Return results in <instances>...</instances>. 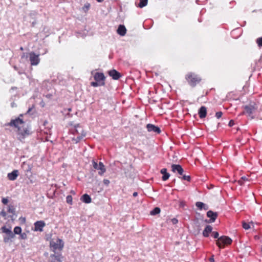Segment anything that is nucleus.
Here are the masks:
<instances>
[{"mask_svg":"<svg viewBox=\"0 0 262 262\" xmlns=\"http://www.w3.org/2000/svg\"><path fill=\"white\" fill-rule=\"evenodd\" d=\"M7 125L17 128V138L20 141H23L31 134L28 125H26L23 120L19 117L11 120Z\"/></svg>","mask_w":262,"mask_h":262,"instance_id":"nucleus-1","label":"nucleus"},{"mask_svg":"<svg viewBox=\"0 0 262 262\" xmlns=\"http://www.w3.org/2000/svg\"><path fill=\"white\" fill-rule=\"evenodd\" d=\"M185 78L188 84L192 88L195 87L202 80L201 76L192 72H189L185 75Z\"/></svg>","mask_w":262,"mask_h":262,"instance_id":"nucleus-2","label":"nucleus"},{"mask_svg":"<svg viewBox=\"0 0 262 262\" xmlns=\"http://www.w3.org/2000/svg\"><path fill=\"white\" fill-rule=\"evenodd\" d=\"M73 134L74 135V137L72 138V140L75 141L76 143H77L85 136L86 133L81 126L79 124H77L75 126Z\"/></svg>","mask_w":262,"mask_h":262,"instance_id":"nucleus-3","label":"nucleus"},{"mask_svg":"<svg viewBox=\"0 0 262 262\" xmlns=\"http://www.w3.org/2000/svg\"><path fill=\"white\" fill-rule=\"evenodd\" d=\"M257 105L254 102H251L249 104L243 106L245 111L241 113L242 115L247 114L251 119L254 118V114L257 109Z\"/></svg>","mask_w":262,"mask_h":262,"instance_id":"nucleus-4","label":"nucleus"},{"mask_svg":"<svg viewBox=\"0 0 262 262\" xmlns=\"http://www.w3.org/2000/svg\"><path fill=\"white\" fill-rule=\"evenodd\" d=\"M50 246L54 252L56 250L61 251L64 247V242L60 238H53L50 242Z\"/></svg>","mask_w":262,"mask_h":262,"instance_id":"nucleus-5","label":"nucleus"},{"mask_svg":"<svg viewBox=\"0 0 262 262\" xmlns=\"http://www.w3.org/2000/svg\"><path fill=\"white\" fill-rule=\"evenodd\" d=\"M232 240L226 236H222L216 241V245L220 248H224L225 245H230Z\"/></svg>","mask_w":262,"mask_h":262,"instance_id":"nucleus-6","label":"nucleus"},{"mask_svg":"<svg viewBox=\"0 0 262 262\" xmlns=\"http://www.w3.org/2000/svg\"><path fill=\"white\" fill-rule=\"evenodd\" d=\"M92 165L95 169L99 170L98 174L99 175L102 176L105 172L106 168L102 162H99L98 164L97 162L93 160L92 161Z\"/></svg>","mask_w":262,"mask_h":262,"instance_id":"nucleus-7","label":"nucleus"},{"mask_svg":"<svg viewBox=\"0 0 262 262\" xmlns=\"http://www.w3.org/2000/svg\"><path fill=\"white\" fill-rule=\"evenodd\" d=\"M39 54H36L34 52L29 53V60L31 66H37L40 62Z\"/></svg>","mask_w":262,"mask_h":262,"instance_id":"nucleus-8","label":"nucleus"},{"mask_svg":"<svg viewBox=\"0 0 262 262\" xmlns=\"http://www.w3.org/2000/svg\"><path fill=\"white\" fill-rule=\"evenodd\" d=\"M94 78L95 81H97L99 83H103V86L105 85V77L103 73L96 72L94 75Z\"/></svg>","mask_w":262,"mask_h":262,"instance_id":"nucleus-9","label":"nucleus"},{"mask_svg":"<svg viewBox=\"0 0 262 262\" xmlns=\"http://www.w3.org/2000/svg\"><path fill=\"white\" fill-rule=\"evenodd\" d=\"M34 225V231L41 232L43 231V228L46 226V224L43 221H38L35 222Z\"/></svg>","mask_w":262,"mask_h":262,"instance_id":"nucleus-10","label":"nucleus"},{"mask_svg":"<svg viewBox=\"0 0 262 262\" xmlns=\"http://www.w3.org/2000/svg\"><path fill=\"white\" fill-rule=\"evenodd\" d=\"M146 128L149 132H154L157 134H160L161 133L160 128L152 124H147L146 125Z\"/></svg>","mask_w":262,"mask_h":262,"instance_id":"nucleus-11","label":"nucleus"},{"mask_svg":"<svg viewBox=\"0 0 262 262\" xmlns=\"http://www.w3.org/2000/svg\"><path fill=\"white\" fill-rule=\"evenodd\" d=\"M108 73L114 80H118L121 77V74L114 69L109 71Z\"/></svg>","mask_w":262,"mask_h":262,"instance_id":"nucleus-12","label":"nucleus"},{"mask_svg":"<svg viewBox=\"0 0 262 262\" xmlns=\"http://www.w3.org/2000/svg\"><path fill=\"white\" fill-rule=\"evenodd\" d=\"M172 171L174 172H177L180 175L182 176L183 169L182 167L179 164H172L171 165Z\"/></svg>","mask_w":262,"mask_h":262,"instance_id":"nucleus-13","label":"nucleus"},{"mask_svg":"<svg viewBox=\"0 0 262 262\" xmlns=\"http://www.w3.org/2000/svg\"><path fill=\"white\" fill-rule=\"evenodd\" d=\"M218 214L216 212H213L211 210H209L207 212V216L210 218V223L214 222L217 217Z\"/></svg>","mask_w":262,"mask_h":262,"instance_id":"nucleus-14","label":"nucleus"},{"mask_svg":"<svg viewBox=\"0 0 262 262\" xmlns=\"http://www.w3.org/2000/svg\"><path fill=\"white\" fill-rule=\"evenodd\" d=\"M61 258H62V255L61 254H51L50 262H62Z\"/></svg>","mask_w":262,"mask_h":262,"instance_id":"nucleus-15","label":"nucleus"},{"mask_svg":"<svg viewBox=\"0 0 262 262\" xmlns=\"http://www.w3.org/2000/svg\"><path fill=\"white\" fill-rule=\"evenodd\" d=\"M18 176V171L17 170H14L11 172L9 173L7 175L8 178L11 181H14L16 179Z\"/></svg>","mask_w":262,"mask_h":262,"instance_id":"nucleus-16","label":"nucleus"},{"mask_svg":"<svg viewBox=\"0 0 262 262\" xmlns=\"http://www.w3.org/2000/svg\"><path fill=\"white\" fill-rule=\"evenodd\" d=\"M207 110L205 106H202L199 111V115L200 118H204L206 116Z\"/></svg>","mask_w":262,"mask_h":262,"instance_id":"nucleus-17","label":"nucleus"},{"mask_svg":"<svg viewBox=\"0 0 262 262\" xmlns=\"http://www.w3.org/2000/svg\"><path fill=\"white\" fill-rule=\"evenodd\" d=\"M117 31L120 35L124 36L126 32V29L124 26L120 25L119 26Z\"/></svg>","mask_w":262,"mask_h":262,"instance_id":"nucleus-18","label":"nucleus"},{"mask_svg":"<svg viewBox=\"0 0 262 262\" xmlns=\"http://www.w3.org/2000/svg\"><path fill=\"white\" fill-rule=\"evenodd\" d=\"M212 227L210 225H207L203 231V235L204 237H208L209 233L212 232Z\"/></svg>","mask_w":262,"mask_h":262,"instance_id":"nucleus-19","label":"nucleus"},{"mask_svg":"<svg viewBox=\"0 0 262 262\" xmlns=\"http://www.w3.org/2000/svg\"><path fill=\"white\" fill-rule=\"evenodd\" d=\"M160 172L163 174L162 178L163 181H165L169 179L170 174L169 173L167 172V169L166 168L162 169Z\"/></svg>","mask_w":262,"mask_h":262,"instance_id":"nucleus-20","label":"nucleus"},{"mask_svg":"<svg viewBox=\"0 0 262 262\" xmlns=\"http://www.w3.org/2000/svg\"><path fill=\"white\" fill-rule=\"evenodd\" d=\"M81 200L86 204L90 203L92 201L90 196L87 194H83L81 198Z\"/></svg>","mask_w":262,"mask_h":262,"instance_id":"nucleus-21","label":"nucleus"},{"mask_svg":"<svg viewBox=\"0 0 262 262\" xmlns=\"http://www.w3.org/2000/svg\"><path fill=\"white\" fill-rule=\"evenodd\" d=\"M195 206L200 210H202L204 209V210H206L208 209V206H206L204 203L201 202H197L195 203Z\"/></svg>","mask_w":262,"mask_h":262,"instance_id":"nucleus-22","label":"nucleus"},{"mask_svg":"<svg viewBox=\"0 0 262 262\" xmlns=\"http://www.w3.org/2000/svg\"><path fill=\"white\" fill-rule=\"evenodd\" d=\"M14 236L15 235L12 231L11 234L9 233L7 235V236L4 237V242L5 243H8L11 239L13 238Z\"/></svg>","mask_w":262,"mask_h":262,"instance_id":"nucleus-23","label":"nucleus"},{"mask_svg":"<svg viewBox=\"0 0 262 262\" xmlns=\"http://www.w3.org/2000/svg\"><path fill=\"white\" fill-rule=\"evenodd\" d=\"M148 0H140L139 3L137 5L139 8H143L147 4Z\"/></svg>","mask_w":262,"mask_h":262,"instance_id":"nucleus-24","label":"nucleus"},{"mask_svg":"<svg viewBox=\"0 0 262 262\" xmlns=\"http://www.w3.org/2000/svg\"><path fill=\"white\" fill-rule=\"evenodd\" d=\"M160 211H161V209H160V208H159V207H155L153 210H152L150 211V214L151 215H155L156 214H158L160 213Z\"/></svg>","mask_w":262,"mask_h":262,"instance_id":"nucleus-25","label":"nucleus"},{"mask_svg":"<svg viewBox=\"0 0 262 262\" xmlns=\"http://www.w3.org/2000/svg\"><path fill=\"white\" fill-rule=\"evenodd\" d=\"M7 212L8 213H11L12 215L14 214L15 213V208L12 205H9L8 206Z\"/></svg>","mask_w":262,"mask_h":262,"instance_id":"nucleus-26","label":"nucleus"},{"mask_svg":"<svg viewBox=\"0 0 262 262\" xmlns=\"http://www.w3.org/2000/svg\"><path fill=\"white\" fill-rule=\"evenodd\" d=\"M1 229L2 232L3 233H6L7 235L9 233H10V234H11L12 231L11 228H7L6 226H3V227H2Z\"/></svg>","mask_w":262,"mask_h":262,"instance_id":"nucleus-27","label":"nucleus"},{"mask_svg":"<svg viewBox=\"0 0 262 262\" xmlns=\"http://www.w3.org/2000/svg\"><path fill=\"white\" fill-rule=\"evenodd\" d=\"M21 228L20 227L16 226L14 229V234H20L21 233Z\"/></svg>","mask_w":262,"mask_h":262,"instance_id":"nucleus-28","label":"nucleus"},{"mask_svg":"<svg viewBox=\"0 0 262 262\" xmlns=\"http://www.w3.org/2000/svg\"><path fill=\"white\" fill-rule=\"evenodd\" d=\"M90 6H91L90 4H89L88 3L85 4L84 6L82 8L83 11L85 13L87 12L88 11V10H89Z\"/></svg>","mask_w":262,"mask_h":262,"instance_id":"nucleus-29","label":"nucleus"},{"mask_svg":"<svg viewBox=\"0 0 262 262\" xmlns=\"http://www.w3.org/2000/svg\"><path fill=\"white\" fill-rule=\"evenodd\" d=\"M242 226L244 229L245 230H248L250 228V225L249 223H246L245 222H243Z\"/></svg>","mask_w":262,"mask_h":262,"instance_id":"nucleus-30","label":"nucleus"},{"mask_svg":"<svg viewBox=\"0 0 262 262\" xmlns=\"http://www.w3.org/2000/svg\"><path fill=\"white\" fill-rule=\"evenodd\" d=\"M103 83H100L97 81L91 82V85L94 87H97L99 86H103Z\"/></svg>","mask_w":262,"mask_h":262,"instance_id":"nucleus-31","label":"nucleus"},{"mask_svg":"<svg viewBox=\"0 0 262 262\" xmlns=\"http://www.w3.org/2000/svg\"><path fill=\"white\" fill-rule=\"evenodd\" d=\"M72 200H73V198H72V196L71 195H68L66 198V202L68 204H69L70 205H72Z\"/></svg>","mask_w":262,"mask_h":262,"instance_id":"nucleus-32","label":"nucleus"},{"mask_svg":"<svg viewBox=\"0 0 262 262\" xmlns=\"http://www.w3.org/2000/svg\"><path fill=\"white\" fill-rule=\"evenodd\" d=\"M19 239H26L27 238V235L25 232L21 233L19 234Z\"/></svg>","mask_w":262,"mask_h":262,"instance_id":"nucleus-33","label":"nucleus"},{"mask_svg":"<svg viewBox=\"0 0 262 262\" xmlns=\"http://www.w3.org/2000/svg\"><path fill=\"white\" fill-rule=\"evenodd\" d=\"M256 43L259 47H262V37L256 39Z\"/></svg>","mask_w":262,"mask_h":262,"instance_id":"nucleus-34","label":"nucleus"},{"mask_svg":"<svg viewBox=\"0 0 262 262\" xmlns=\"http://www.w3.org/2000/svg\"><path fill=\"white\" fill-rule=\"evenodd\" d=\"M182 179L187 181H190V177L189 176L182 175Z\"/></svg>","mask_w":262,"mask_h":262,"instance_id":"nucleus-35","label":"nucleus"},{"mask_svg":"<svg viewBox=\"0 0 262 262\" xmlns=\"http://www.w3.org/2000/svg\"><path fill=\"white\" fill-rule=\"evenodd\" d=\"M222 115H223V113L222 112L220 111V112H217L215 114V117L217 118V119H219L220 118L222 117Z\"/></svg>","mask_w":262,"mask_h":262,"instance_id":"nucleus-36","label":"nucleus"},{"mask_svg":"<svg viewBox=\"0 0 262 262\" xmlns=\"http://www.w3.org/2000/svg\"><path fill=\"white\" fill-rule=\"evenodd\" d=\"M212 235L213 236V237L214 238H219V234L217 232H212Z\"/></svg>","mask_w":262,"mask_h":262,"instance_id":"nucleus-37","label":"nucleus"},{"mask_svg":"<svg viewBox=\"0 0 262 262\" xmlns=\"http://www.w3.org/2000/svg\"><path fill=\"white\" fill-rule=\"evenodd\" d=\"M1 214L2 215L3 217H4L5 218V219H7V213L6 211H5L4 210L2 211L1 212Z\"/></svg>","mask_w":262,"mask_h":262,"instance_id":"nucleus-38","label":"nucleus"},{"mask_svg":"<svg viewBox=\"0 0 262 262\" xmlns=\"http://www.w3.org/2000/svg\"><path fill=\"white\" fill-rule=\"evenodd\" d=\"M3 204L6 205L8 203V199L7 198H3L2 200Z\"/></svg>","mask_w":262,"mask_h":262,"instance_id":"nucleus-39","label":"nucleus"},{"mask_svg":"<svg viewBox=\"0 0 262 262\" xmlns=\"http://www.w3.org/2000/svg\"><path fill=\"white\" fill-rule=\"evenodd\" d=\"M171 222L173 225H175L178 223V220L176 218H173L171 220Z\"/></svg>","mask_w":262,"mask_h":262,"instance_id":"nucleus-40","label":"nucleus"},{"mask_svg":"<svg viewBox=\"0 0 262 262\" xmlns=\"http://www.w3.org/2000/svg\"><path fill=\"white\" fill-rule=\"evenodd\" d=\"M103 182L104 184L106 186H108L110 183V180H108L107 179H104L103 181Z\"/></svg>","mask_w":262,"mask_h":262,"instance_id":"nucleus-41","label":"nucleus"},{"mask_svg":"<svg viewBox=\"0 0 262 262\" xmlns=\"http://www.w3.org/2000/svg\"><path fill=\"white\" fill-rule=\"evenodd\" d=\"M229 126L231 127L234 125V121L233 120H231L229 122Z\"/></svg>","mask_w":262,"mask_h":262,"instance_id":"nucleus-42","label":"nucleus"},{"mask_svg":"<svg viewBox=\"0 0 262 262\" xmlns=\"http://www.w3.org/2000/svg\"><path fill=\"white\" fill-rule=\"evenodd\" d=\"M209 260L210 262H214V255H212L210 258H209Z\"/></svg>","mask_w":262,"mask_h":262,"instance_id":"nucleus-43","label":"nucleus"},{"mask_svg":"<svg viewBox=\"0 0 262 262\" xmlns=\"http://www.w3.org/2000/svg\"><path fill=\"white\" fill-rule=\"evenodd\" d=\"M33 107L32 106V107H31L29 108L28 110V111H27V114H29V113H30V112L31 111V110H32Z\"/></svg>","mask_w":262,"mask_h":262,"instance_id":"nucleus-44","label":"nucleus"},{"mask_svg":"<svg viewBox=\"0 0 262 262\" xmlns=\"http://www.w3.org/2000/svg\"><path fill=\"white\" fill-rule=\"evenodd\" d=\"M138 193L137 192H134L133 194V196L136 197L138 195Z\"/></svg>","mask_w":262,"mask_h":262,"instance_id":"nucleus-45","label":"nucleus"},{"mask_svg":"<svg viewBox=\"0 0 262 262\" xmlns=\"http://www.w3.org/2000/svg\"><path fill=\"white\" fill-rule=\"evenodd\" d=\"M97 1L99 3H101V2H102L103 1V0H97Z\"/></svg>","mask_w":262,"mask_h":262,"instance_id":"nucleus-46","label":"nucleus"},{"mask_svg":"<svg viewBox=\"0 0 262 262\" xmlns=\"http://www.w3.org/2000/svg\"><path fill=\"white\" fill-rule=\"evenodd\" d=\"M31 170V167H30L29 166L28 169L27 170V171H30Z\"/></svg>","mask_w":262,"mask_h":262,"instance_id":"nucleus-47","label":"nucleus"},{"mask_svg":"<svg viewBox=\"0 0 262 262\" xmlns=\"http://www.w3.org/2000/svg\"><path fill=\"white\" fill-rule=\"evenodd\" d=\"M11 89L12 90H16V89H17V88L16 87H12Z\"/></svg>","mask_w":262,"mask_h":262,"instance_id":"nucleus-48","label":"nucleus"},{"mask_svg":"<svg viewBox=\"0 0 262 262\" xmlns=\"http://www.w3.org/2000/svg\"><path fill=\"white\" fill-rule=\"evenodd\" d=\"M22 221H24V222H25V221H26L25 218H23L22 220Z\"/></svg>","mask_w":262,"mask_h":262,"instance_id":"nucleus-49","label":"nucleus"},{"mask_svg":"<svg viewBox=\"0 0 262 262\" xmlns=\"http://www.w3.org/2000/svg\"><path fill=\"white\" fill-rule=\"evenodd\" d=\"M23 116V115L20 114L18 117L20 118V117H22Z\"/></svg>","mask_w":262,"mask_h":262,"instance_id":"nucleus-50","label":"nucleus"},{"mask_svg":"<svg viewBox=\"0 0 262 262\" xmlns=\"http://www.w3.org/2000/svg\"><path fill=\"white\" fill-rule=\"evenodd\" d=\"M71 110H72V109H71V108H69L68 109V111H69V112L71 111Z\"/></svg>","mask_w":262,"mask_h":262,"instance_id":"nucleus-51","label":"nucleus"},{"mask_svg":"<svg viewBox=\"0 0 262 262\" xmlns=\"http://www.w3.org/2000/svg\"><path fill=\"white\" fill-rule=\"evenodd\" d=\"M25 56V53L23 54V55L21 56V58H23Z\"/></svg>","mask_w":262,"mask_h":262,"instance_id":"nucleus-52","label":"nucleus"},{"mask_svg":"<svg viewBox=\"0 0 262 262\" xmlns=\"http://www.w3.org/2000/svg\"><path fill=\"white\" fill-rule=\"evenodd\" d=\"M20 49L21 50H23V47H20Z\"/></svg>","mask_w":262,"mask_h":262,"instance_id":"nucleus-53","label":"nucleus"},{"mask_svg":"<svg viewBox=\"0 0 262 262\" xmlns=\"http://www.w3.org/2000/svg\"><path fill=\"white\" fill-rule=\"evenodd\" d=\"M18 73H19V74H20V75L22 74V73H21V72H18Z\"/></svg>","mask_w":262,"mask_h":262,"instance_id":"nucleus-54","label":"nucleus"},{"mask_svg":"<svg viewBox=\"0 0 262 262\" xmlns=\"http://www.w3.org/2000/svg\"><path fill=\"white\" fill-rule=\"evenodd\" d=\"M71 193H73V194H75V192L73 191H71Z\"/></svg>","mask_w":262,"mask_h":262,"instance_id":"nucleus-55","label":"nucleus"},{"mask_svg":"<svg viewBox=\"0 0 262 262\" xmlns=\"http://www.w3.org/2000/svg\"><path fill=\"white\" fill-rule=\"evenodd\" d=\"M14 68L16 70H17V68L16 67H14Z\"/></svg>","mask_w":262,"mask_h":262,"instance_id":"nucleus-56","label":"nucleus"}]
</instances>
